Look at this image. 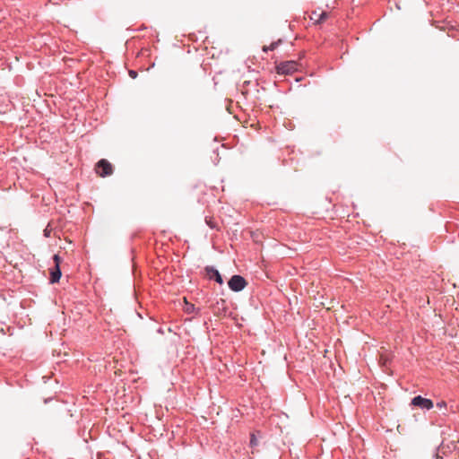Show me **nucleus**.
I'll return each mask as SVG.
<instances>
[{"instance_id": "9", "label": "nucleus", "mask_w": 459, "mask_h": 459, "mask_svg": "<svg viewBox=\"0 0 459 459\" xmlns=\"http://www.w3.org/2000/svg\"><path fill=\"white\" fill-rule=\"evenodd\" d=\"M129 75H130L131 78L135 79L137 77V72L134 71V70H130L129 71Z\"/></svg>"}, {"instance_id": "5", "label": "nucleus", "mask_w": 459, "mask_h": 459, "mask_svg": "<svg viewBox=\"0 0 459 459\" xmlns=\"http://www.w3.org/2000/svg\"><path fill=\"white\" fill-rule=\"evenodd\" d=\"M96 171L100 177L105 178L113 173V168L110 162L105 159H101L96 165Z\"/></svg>"}, {"instance_id": "6", "label": "nucleus", "mask_w": 459, "mask_h": 459, "mask_svg": "<svg viewBox=\"0 0 459 459\" xmlns=\"http://www.w3.org/2000/svg\"><path fill=\"white\" fill-rule=\"evenodd\" d=\"M205 275L209 280L214 281L220 285L223 283L222 276L221 275L220 272L212 265H207L204 267Z\"/></svg>"}, {"instance_id": "15", "label": "nucleus", "mask_w": 459, "mask_h": 459, "mask_svg": "<svg viewBox=\"0 0 459 459\" xmlns=\"http://www.w3.org/2000/svg\"><path fill=\"white\" fill-rule=\"evenodd\" d=\"M325 16V13H323L321 14V19H322V18H324Z\"/></svg>"}, {"instance_id": "1", "label": "nucleus", "mask_w": 459, "mask_h": 459, "mask_svg": "<svg viewBox=\"0 0 459 459\" xmlns=\"http://www.w3.org/2000/svg\"><path fill=\"white\" fill-rule=\"evenodd\" d=\"M228 285L232 291L238 292L246 288L247 281L243 276L235 274L229 280Z\"/></svg>"}, {"instance_id": "13", "label": "nucleus", "mask_w": 459, "mask_h": 459, "mask_svg": "<svg viewBox=\"0 0 459 459\" xmlns=\"http://www.w3.org/2000/svg\"><path fill=\"white\" fill-rule=\"evenodd\" d=\"M44 233H45V236H46V237H48V236H49V232H48L47 230H44Z\"/></svg>"}, {"instance_id": "12", "label": "nucleus", "mask_w": 459, "mask_h": 459, "mask_svg": "<svg viewBox=\"0 0 459 459\" xmlns=\"http://www.w3.org/2000/svg\"><path fill=\"white\" fill-rule=\"evenodd\" d=\"M439 450H440V448L438 447V448H437V453H436V455H435V457H436L437 459H442V456L439 455Z\"/></svg>"}, {"instance_id": "7", "label": "nucleus", "mask_w": 459, "mask_h": 459, "mask_svg": "<svg viewBox=\"0 0 459 459\" xmlns=\"http://www.w3.org/2000/svg\"><path fill=\"white\" fill-rule=\"evenodd\" d=\"M249 443H250V446H252V447H255V446H257L258 440H257V438H256L255 434H251V436H250V442Z\"/></svg>"}, {"instance_id": "8", "label": "nucleus", "mask_w": 459, "mask_h": 459, "mask_svg": "<svg viewBox=\"0 0 459 459\" xmlns=\"http://www.w3.org/2000/svg\"><path fill=\"white\" fill-rule=\"evenodd\" d=\"M205 221H206V224L211 228V229H215L216 228V224L212 221V219H205Z\"/></svg>"}, {"instance_id": "2", "label": "nucleus", "mask_w": 459, "mask_h": 459, "mask_svg": "<svg viewBox=\"0 0 459 459\" xmlns=\"http://www.w3.org/2000/svg\"><path fill=\"white\" fill-rule=\"evenodd\" d=\"M53 260L55 263V266L50 269L49 281H50V283H56L59 281L61 275H62L61 268H60V264H61L62 260H61V257L59 256V255H57V254L54 255Z\"/></svg>"}, {"instance_id": "11", "label": "nucleus", "mask_w": 459, "mask_h": 459, "mask_svg": "<svg viewBox=\"0 0 459 459\" xmlns=\"http://www.w3.org/2000/svg\"><path fill=\"white\" fill-rule=\"evenodd\" d=\"M278 46V42H273L270 45V47L268 48L270 50H273L276 48V47Z\"/></svg>"}, {"instance_id": "10", "label": "nucleus", "mask_w": 459, "mask_h": 459, "mask_svg": "<svg viewBox=\"0 0 459 459\" xmlns=\"http://www.w3.org/2000/svg\"><path fill=\"white\" fill-rule=\"evenodd\" d=\"M437 407H438L439 409L446 408V403L444 401L439 402V403H437Z\"/></svg>"}, {"instance_id": "3", "label": "nucleus", "mask_w": 459, "mask_h": 459, "mask_svg": "<svg viewBox=\"0 0 459 459\" xmlns=\"http://www.w3.org/2000/svg\"><path fill=\"white\" fill-rule=\"evenodd\" d=\"M276 71L279 74H291L298 71V63L296 61H284L276 65Z\"/></svg>"}, {"instance_id": "4", "label": "nucleus", "mask_w": 459, "mask_h": 459, "mask_svg": "<svg viewBox=\"0 0 459 459\" xmlns=\"http://www.w3.org/2000/svg\"><path fill=\"white\" fill-rule=\"evenodd\" d=\"M411 404L415 407H419L422 410L429 411L434 407L432 400L422 397L421 395L414 396L411 399Z\"/></svg>"}, {"instance_id": "14", "label": "nucleus", "mask_w": 459, "mask_h": 459, "mask_svg": "<svg viewBox=\"0 0 459 459\" xmlns=\"http://www.w3.org/2000/svg\"><path fill=\"white\" fill-rule=\"evenodd\" d=\"M190 309H192V310L194 309V305H191V307H188L187 312H190Z\"/></svg>"}]
</instances>
